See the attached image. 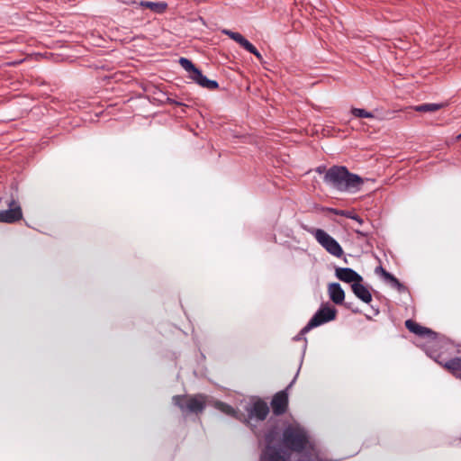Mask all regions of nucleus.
<instances>
[{
    "mask_svg": "<svg viewBox=\"0 0 461 461\" xmlns=\"http://www.w3.org/2000/svg\"><path fill=\"white\" fill-rule=\"evenodd\" d=\"M269 412L267 404L263 401H257L251 408L248 410L247 422L250 427H254L253 421H264Z\"/></svg>",
    "mask_w": 461,
    "mask_h": 461,
    "instance_id": "423d86ee",
    "label": "nucleus"
},
{
    "mask_svg": "<svg viewBox=\"0 0 461 461\" xmlns=\"http://www.w3.org/2000/svg\"><path fill=\"white\" fill-rule=\"evenodd\" d=\"M351 289L354 294L366 303H369L372 301V294L370 291L366 287L362 282L353 283Z\"/></svg>",
    "mask_w": 461,
    "mask_h": 461,
    "instance_id": "f8f14e48",
    "label": "nucleus"
},
{
    "mask_svg": "<svg viewBox=\"0 0 461 461\" xmlns=\"http://www.w3.org/2000/svg\"><path fill=\"white\" fill-rule=\"evenodd\" d=\"M288 405V395L285 391L277 393L272 399L271 406L276 415L285 412Z\"/></svg>",
    "mask_w": 461,
    "mask_h": 461,
    "instance_id": "6e6552de",
    "label": "nucleus"
},
{
    "mask_svg": "<svg viewBox=\"0 0 461 461\" xmlns=\"http://www.w3.org/2000/svg\"><path fill=\"white\" fill-rule=\"evenodd\" d=\"M384 279L390 282L391 285L398 290H401L403 287L400 281L390 273H384Z\"/></svg>",
    "mask_w": 461,
    "mask_h": 461,
    "instance_id": "4be33fe9",
    "label": "nucleus"
},
{
    "mask_svg": "<svg viewBox=\"0 0 461 461\" xmlns=\"http://www.w3.org/2000/svg\"><path fill=\"white\" fill-rule=\"evenodd\" d=\"M242 48H244L249 53H252L257 57L258 60H262V55L258 51V50L247 40L245 39L243 42L240 45Z\"/></svg>",
    "mask_w": 461,
    "mask_h": 461,
    "instance_id": "6ab92c4d",
    "label": "nucleus"
},
{
    "mask_svg": "<svg viewBox=\"0 0 461 461\" xmlns=\"http://www.w3.org/2000/svg\"><path fill=\"white\" fill-rule=\"evenodd\" d=\"M335 275L340 281L345 283H357L363 281V277L349 267H337Z\"/></svg>",
    "mask_w": 461,
    "mask_h": 461,
    "instance_id": "1a4fd4ad",
    "label": "nucleus"
},
{
    "mask_svg": "<svg viewBox=\"0 0 461 461\" xmlns=\"http://www.w3.org/2000/svg\"><path fill=\"white\" fill-rule=\"evenodd\" d=\"M217 406L222 412L226 414L232 415L234 413V410L232 409V407L226 403L219 402L217 403Z\"/></svg>",
    "mask_w": 461,
    "mask_h": 461,
    "instance_id": "5701e85b",
    "label": "nucleus"
},
{
    "mask_svg": "<svg viewBox=\"0 0 461 461\" xmlns=\"http://www.w3.org/2000/svg\"><path fill=\"white\" fill-rule=\"evenodd\" d=\"M406 328L412 333L419 336H431L434 332L426 327H422L412 320H407L405 321Z\"/></svg>",
    "mask_w": 461,
    "mask_h": 461,
    "instance_id": "ddd939ff",
    "label": "nucleus"
},
{
    "mask_svg": "<svg viewBox=\"0 0 461 461\" xmlns=\"http://www.w3.org/2000/svg\"><path fill=\"white\" fill-rule=\"evenodd\" d=\"M351 113L357 118H374V114L361 108H353Z\"/></svg>",
    "mask_w": 461,
    "mask_h": 461,
    "instance_id": "412c9836",
    "label": "nucleus"
},
{
    "mask_svg": "<svg viewBox=\"0 0 461 461\" xmlns=\"http://www.w3.org/2000/svg\"><path fill=\"white\" fill-rule=\"evenodd\" d=\"M312 233L318 243L323 249H325L328 253L336 258H340L343 255V249L341 246L325 230L321 229H315Z\"/></svg>",
    "mask_w": 461,
    "mask_h": 461,
    "instance_id": "39448f33",
    "label": "nucleus"
},
{
    "mask_svg": "<svg viewBox=\"0 0 461 461\" xmlns=\"http://www.w3.org/2000/svg\"><path fill=\"white\" fill-rule=\"evenodd\" d=\"M337 311L335 308L329 306L328 304H322L321 308L315 312V314L309 321L307 325L301 330V335H303L310 331L312 329L318 327L323 323L333 321L336 318Z\"/></svg>",
    "mask_w": 461,
    "mask_h": 461,
    "instance_id": "20e7f679",
    "label": "nucleus"
},
{
    "mask_svg": "<svg viewBox=\"0 0 461 461\" xmlns=\"http://www.w3.org/2000/svg\"><path fill=\"white\" fill-rule=\"evenodd\" d=\"M376 273H381L382 276L384 277V273H388L386 270H384L382 267H378L375 269Z\"/></svg>",
    "mask_w": 461,
    "mask_h": 461,
    "instance_id": "393cba45",
    "label": "nucleus"
},
{
    "mask_svg": "<svg viewBox=\"0 0 461 461\" xmlns=\"http://www.w3.org/2000/svg\"><path fill=\"white\" fill-rule=\"evenodd\" d=\"M327 170H328V169H326V168H325V167H322V166L318 167L316 168V172H317V173H319V174H324V175H325V174H326V172H327Z\"/></svg>",
    "mask_w": 461,
    "mask_h": 461,
    "instance_id": "b1692460",
    "label": "nucleus"
},
{
    "mask_svg": "<svg viewBox=\"0 0 461 461\" xmlns=\"http://www.w3.org/2000/svg\"><path fill=\"white\" fill-rule=\"evenodd\" d=\"M140 5L158 14L163 13L167 8V4L163 2L140 1Z\"/></svg>",
    "mask_w": 461,
    "mask_h": 461,
    "instance_id": "2eb2a0df",
    "label": "nucleus"
},
{
    "mask_svg": "<svg viewBox=\"0 0 461 461\" xmlns=\"http://www.w3.org/2000/svg\"><path fill=\"white\" fill-rule=\"evenodd\" d=\"M443 104H422L414 107L416 112L420 113H434L439 110Z\"/></svg>",
    "mask_w": 461,
    "mask_h": 461,
    "instance_id": "dca6fc26",
    "label": "nucleus"
},
{
    "mask_svg": "<svg viewBox=\"0 0 461 461\" xmlns=\"http://www.w3.org/2000/svg\"><path fill=\"white\" fill-rule=\"evenodd\" d=\"M222 33L229 36L231 40L235 41L237 43L241 45L245 38L239 32H235L230 30H222Z\"/></svg>",
    "mask_w": 461,
    "mask_h": 461,
    "instance_id": "aec40b11",
    "label": "nucleus"
},
{
    "mask_svg": "<svg viewBox=\"0 0 461 461\" xmlns=\"http://www.w3.org/2000/svg\"><path fill=\"white\" fill-rule=\"evenodd\" d=\"M190 78L197 83L200 86L209 89L214 90L217 89L219 85L217 81L208 79L205 76L202 74V72L198 69V71H194V75H191Z\"/></svg>",
    "mask_w": 461,
    "mask_h": 461,
    "instance_id": "9b49d317",
    "label": "nucleus"
},
{
    "mask_svg": "<svg viewBox=\"0 0 461 461\" xmlns=\"http://www.w3.org/2000/svg\"><path fill=\"white\" fill-rule=\"evenodd\" d=\"M8 210L0 211V222L14 223L22 219V209L15 201H11Z\"/></svg>",
    "mask_w": 461,
    "mask_h": 461,
    "instance_id": "0eeeda50",
    "label": "nucleus"
},
{
    "mask_svg": "<svg viewBox=\"0 0 461 461\" xmlns=\"http://www.w3.org/2000/svg\"><path fill=\"white\" fill-rule=\"evenodd\" d=\"M179 64L185 70L189 73V77L191 75H194V71H198V68H196L192 61L186 58H180Z\"/></svg>",
    "mask_w": 461,
    "mask_h": 461,
    "instance_id": "a211bd4d",
    "label": "nucleus"
},
{
    "mask_svg": "<svg viewBox=\"0 0 461 461\" xmlns=\"http://www.w3.org/2000/svg\"><path fill=\"white\" fill-rule=\"evenodd\" d=\"M172 401L182 411L198 413L202 412L205 407V396L203 394L194 396L176 395Z\"/></svg>",
    "mask_w": 461,
    "mask_h": 461,
    "instance_id": "7ed1b4c3",
    "label": "nucleus"
},
{
    "mask_svg": "<svg viewBox=\"0 0 461 461\" xmlns=\"http://www.w3.org/2000/svg\"><path fill=\"white\" fill-rule=\"evenodd\" d=\"M276 437L277 431L276 429L266 434L267 447L261 455L260 461H285V457L281 454V451L272 447V443ZM283 441L285 447L297 452L307 448L299 461H323L319 449L309 443L306 430L298 425H290L285 429Z\"/></svg>",
    "mask_w": 461,
    "mask_h": 461,
    "instance_id": "f257e3e1",
    "label": "nucleus"
},
{
    "mask_svg": "<svg viewBox=\"0 0 461 461\" xmlns=\"http://www.w3.org/2000/svg\"><path fill=\"white\" fill-rule=\"evenodd\" d=\"M328 293L330 299L336 304H342L345 299V292L339 283L329 285Z\"/></svg>",
    "mask_w": 461,
    "mask_h": 461,
    "instance_id": "9d476101",
    "label": "nucleus"
},
{
    "mask_svg": "<svg viewBox=\"0 0 461 461\" xmlns=\"http://www.w3.org/2000/svg\"><path fill=\"white\" fill-rule=\"evenodd\" d=\"M330 212H333L334 214L352 219V220L357 221L359 224L363 223V220L358 215H357L356 213H354L351 211L330 209Z\"/></svg>",
    "mask_w": 461,
    "mask_h": 461,
    "instance_id": "f3484780",
    "label": "nucleus"
},
{
    "mask_svg": "<svg viewBox=\"0 0 461 461\" xmlns=\"http://www.w3.org/2000/svg\"><path fill=\"white\" fill-rule=\"evenodd\" d=\"M324 182L333 189L343 193H357L364 185V179L358 175L350 173L346 167L332 166L324 177Z\"/></svg>",
    "mask_w": 461,
    "mask_h": 461,
    "instance_id": "f03ea898",
    "label": "nucleus"
},
{
    "mask_svg": "<svg viewBox=\"0 0 461 461\" xmlns=\"http://www.w3.org/2000/svg\"><path fill=\"white\" fill-rule=\"evenodd\" d=\"M444 366L453 375L461 378V357H455L446 362Z\"/></svg>",
    "mask_w": 461,
    "mask_h": 461,
    "instance_id": "4468645a",
    "label": "nucleus"
},
{
    "mask_svg": "<svg viewBox=\"0 0 461 461\" xmlns=\"http://www.w3.org/2000/svg\"><path fill=\"white\" fill-rule=\"evenodd\" d=\"M456 140H461V133L456 137Z\"/></svg>",
    "mask_w": 461,
    "mask_h": 461,
    "instance_id": "a878e982",
    "label": "nucleus"
}]
</instances>
